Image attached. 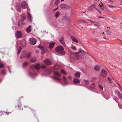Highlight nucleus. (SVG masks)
<instances>
[{"mask_svg": "<svg viewBox=\"0 0 122 122\" xmlns=\"http://www.w3.org/2000/svg\"><path fill=\"white\" fill-rule=\"evenodd\" d=\"M85 55V53L84 51L80 50L78 52L71 54L70 56L72 59L81 58Z\"/></svg>", "mask_w": 122, "mask_h": 122, "instance_id": "nucleus-1", "label": "nucleus"}, {"mask_svg": "<svg viewBox=\"0 0 122 122\" xmlns=\"http://www.w3.org/2000/svg\"><path fill=\"white\" fill-rule=\"evenodd\" d=\"M64 48L61 46H59L57 47L55 49V51L57 52L64 55L65 53L64 51Z\"/></svg>", "mask_w": 122, "mask_h": 122, "instance_id": "nucleus-2", "label": "nucleus"}, {"mask_svg": "<svg viewBox=\"0 0 122 122\" xmlns=\"http://www.w3.org/2000/svg\"><path fill=\"white\" fill-rule=\"evenodd\" d=\"M59 41L64 46H66L65 42L64 37L62 36H61L59 39Z\"/></svg>", "mask_w": 122, "mask_h": 122, "instance_id": "nucleus-3", "label": "nucleus"}, {"mask_svg": "<svg viewBox=\"0 0 122 122\" xmlns=\"http://www.w3.org/2000/svg\"><path fill=\"white\" fill-rule=\"evenodd\" d=\"M30 43L32 45H34L35 44L36 42V39L33 38L32 37L29 39Z\"/></svg>", "mask_w": 122, "mask_h": 122, "instance_id": "nucleus-4", "label": "nucleus"}, {"mask_svg": "<svg viewBox=\"0 0 122 122\" xmlns=\"http://www.w3.org/2000/svg\"><path fill=\"white\" fill-rule=\"evenodd\" d=\"M24 22L22 20L20 19L18 21V26L20 28H21L22 26L24 25Z\"/></svg>", "mask_w": 122, "mask_h": 122, "instance_id": "nucleus-5", "label": "nucleus"}, {"mask_svg": "<svg viewBox=\"0 0 122 122\" xmlns=\"http://www.w3.org/2000/svg\"><path fill=\"white\" fill-rule=\"evenodd\" d=\"M15 8V9L17 10L19 12H21V9L20 4L18 3L16 4Z\"/></svg>", "mask_w": 122, "mask_h": 122, "instance_id": "nucleus-6", "label": "nucleus"}, {"mask_svg": "<svg viewBox=\"0 0 122 122\" xmlns=\"http://www.w3.org/2000/svg\"><path fill=\"white\" fill-rule=\"evenodd\" d=\"M100 74L103 77H105L107 75V71L104 69H102Z\"/></svg>", "mask_w": 122, "mask_h": 122, "instance_id": "nucleus-7", "label": "nucleus"}, {"mask_svg": "<svg viewBox=\"0 0 122 122\" xmlns=\"http://www.w3.org/2000/svg\"><path fill=\"white\" fill-rule=\"evenodd\" d=\"M26 57V50H24L22 52L20 57L21 59H22Z\"/></svg>", "mask_w": 122, "mask_h": 122, "instance_id": "nucleus-8", "label": "nucleus"}, {"mask_svg": "<svg viewBox=\"0 0 122 122\" xmlns=\"http://www.w3.org/2000/svg\"><path fill=\"white\" fill-rule=\"evenodd\" d=\"M38 47L41 50L42 52L41 54L44 53V51L47 50L46 48L45 47H43L41 46H38Z\"/></svg>", "mask_w": 122, "mask_h": 122, "instance_id": "nucleus-9", "label": "nucleus"}, {"mask_svg": "<svg viewBox=\"0 0 122 122\" xmlns=\"http://www.w3.org/2000/svg\"><path fill=\"white\" fill-rule=\"evenodd\" d=\"M21 6L23 9H26L27 7L26 2L25 1H22L21 3Z\"/></svg>", "mask_w": 122, "mask_h": 122, "instance_id": "nucleus-10", "label": "nucleus"}, {"mask_svg": "<svg viewBox=\"0 0 122 122\" xmlns=\"http://www.w3.org/2000/svg\"><path fill=\"white\" fill-rule=\"evenodd\" d=\"M45 64L47 65H50L51 64V63L50 60L48 59H46L44 61Z\"/></svg>", "mask_w": 122, "mask_h": 122, "instance_id": "nucleus-11", "label": "nucleus"}, {"mask_svg": "<svg viewBox=\"0 0 122 122\" xmlns=\"http://www.w3.org/2000/svg\"><path fill=\"white\" fill-rule=\"evenodd\" d=\"M29 75L32 78H34L36 76V75L34 71H33L32 72L30 73Z\"/></svg>", "mask_w": 122, "mask_h": 122, "instance_id": "nucleus-12", "label": "nucleus"}, {"mask_svg": "<svg viewBox=\"0 0 122 122\" xmlns=\"http://www.w3.org/2000/svg\"><path fill=\"white\" fill-rule=\"evenodd\" d=\"M60 8L61 9H66L68 7V6L67 4H61L60 5Z\"/></svg>", "mask_w": 122, "mask_h": 122, "instance_id": "nucleus-13", "label": "nucleus"}, {"mask_svg": "<svg viewBox=\"0 0 122 122\" xmlns=\"http://www.w3.org/2000/svg\"><path fill=\"white\" fill-rule=\"evenodd\" d=\"M20 44L22 46H25L26 45L25 41L24 40H22L20 41Z\"/></svg>", "mask_w": 122, "mask_h": 122, "instance_id": "nucleus-14", "label": "nucleus"}, {"mask_svg": "<svg viewBox=\"0 0 122 122\" xmlns=\"http://www.w3.org/2000/svg\"><path fill=\"white\" fill-rule=\"evenodd\" d=\"M16 36L18 38H20L22 37L21 32L19 31H17L16 33Z\"/></svg>", "mask_w": 122, "mask_h": 122, "instance_id": "nucleus-15", "label": "nucleus"}, {"mask_svg": "<svg viewBox=\"0 0 122 122\" xmlns=\"http://www.w3.org/2000/svg\"><path fill=\"white\" fill-rule=\"evenodd\" d=\"M27 19L29 20L30 22H31L32 21V19H31V16L30 13L29 12L27 14Z\"/></svg>", "mask_w": 122, "mask_h": 122, "instance_id": "nucleus-16", "label": "nucleus"}, {"mask_svg": "<svg viewBox=\"0 0 122 122\" xmlns=\"http://www.w3.org/2000/svg\"><path fill=\"white\" fill-rule=\"evenodd\" d=\"M31 25H30L26 29V31L27 33H29L31 31Z\"/></svg>", "mask_w": 122, "mask_h": 122, "instance_id": "nucleus-17", "label": "nucleus"}, {"mask_svg": "<svg viewBox=\"0 0 122 122\" xmlns=\"http://www.w3.org/2000/svg\"><path fill=\"white\" fill-rule=\"evenodd\" d=\"M34 67L35 68L37 71H39L40 68L39 65L38 64H36Z\"/></svg>", "mask_w": 122, "mask_h": 122, "instance_id": "nucleus-18", "label": "nucleus"}, {"mask_svg": "<svg viewBox=\"0 0 122 122\" xmlns=\"http://www.w3.org/2000/svg\"><path fill=\"white\" fill-rule=\"evenodd\" d=\"M26 57L27 58H29L31 56V53L30 52H27L26 50Z\"/></svg>", "mask_w": 122, "mask_h": 122, "instance_id": "nucleus-19", "label": "nucleus"}, {"mask_svg": "<svg viewBox=\"0 0 122 122\" xmlns=\"http://www.w3.org/2000/svg\"><path fill=\"white\" fill-rule=\"evenodd\" d=\"M73 82L74 83H80V81L77 79L74 78L73 79Z\"/></svg>", "mask_w": 122, "mask_h": 122, "instance_id": "nucleus-20", "label": "nucleus"}, {"mask_svg": "<svg viewBox=\"0 0 122 122\" xmlns=\"http://www.w3.org/2000/svg\"><path fill=\"white\" fill-rule=\"evenodd\" d=\"M55 43L54 42L50 43L49 45V48L50 49H51L53 47Z\"/></svg>", "mask_w": 122, "mask_h": 122, "instance_id": "nucleus-21", "label": "nucleus"}, {"mask_svg": "<svg viewBox=\"0 0 122 122\" xmlns=\"http://www.w3.org/2000/svg\"><path fill=\"white\" fill-rule=\"evenodd\" d=\"M71 38L72 40L74 42H76V43H77L78 42V40L76 38L74 37L73 36H71Z\"/></svg>", "mask_w": 122, "mask_h": 122, "instance_id": "nucleus-22", "label": "nucleus"}, {"mask_svg": "<svg viewBox=\"0 0 122 122\" xmlns=\"http://www.w3.org/2000/svg\"><path fill=\"white\" fill-rule=\"evenodd\" d=\"M80 72H77L76 73H75L74 76H75L77 78H79L80 77Z\"/></svg>", "mask_w": 122, "mask_h": 122, "instance_id": "nucleus-23", "label": "nucleus"}, {"mask_svg": "<svg viewBox=\"0 0 122 122\" xmlns=\"http://www.w3.org/2000/svg\"><path fill=\"white\" fill-rule=\"evenodd\" d=\"M94 69L95 70L98 71L101 69V68L99 66L96 65L94 67Z\"/></svg>", "mask_w": 122, "mask_h": 122, "instance_id": "nucleus-24", "label": "nucleus"}, {"mask_svg": "<svg viewBox=\"0 0 122 122\" xmlns=\"http://www.w3.org/2000/svg\"><path fill=\"white\" fill-rule=\"evenodd\" d=\"M53 78L55 80H57L58 82H60L61 81V79L56 76H54Z\"/></svg>", "mask_w": 122, "mask_h": 122, "instance_id": "nucleus-25", "label": "nucleus"}, {"mask_svg": "<svg viewBox=\"0 0 122 122\" xmlns=\"http://www.w3.org/2000/svg\"><path fill=\"white\" fill-rule=\"evenodd\" d=\"M53 73L56 76H58L59 77H61V76L60 75V73L59 72H57L56 71H53Z\"/></svg>", "mask_w": 122, "mask_h": 122, "instance_id": "nucleus-26", "label": "nucleus"}, {"mask_svg": "<svg viewBox=\"0 0 122 122\" xmlns=\"http://www.w3.org/2000/svg\"><path fill=\"white\" fill-rule=\"evenodd\" d=\"M30 61L32 62H35L36 61V59L35 57H33L30 59Z\"/></svg>", "mask_w": 122, "mask_h": 122, "instance_id": "nucleus-27", "label": "nucleus"}, {"mask_svg": "<svg viewBox=\"0 0 122 122\" xmlns=\"http://www.w3.org/2000/svg\"><path fill=\"white\" fill-rule=\"evenodd\" d=\"M63 81L64 83H65V84L66 85H68V83L67 81L66 78H65V76H63Z\"/></svg>", "mask_w": 122, "mask_h": 122, "instance_id": "nucleus-28", "label": "nucleus"}, {"mask_svg": "<svg viewBox=\"0 0 122 122\" xmlns=\"http://www.w3.org/2000/svg\"><path fill=\"white\" fill-rule=\"evenodd\" d=\"M98 6H99V8L100 9V10H103L104 9V7L103 6H102V5H100V4H99L98 5Z\"/></svg>", "mask_w": 122, "mask_h": 122, "instance_id": "nucleus-29", "label": "nucleus"}, {"mask_svg": "<svg viewBox=\"0 0 122 122\" xmlns=\"http://www.w3.org/2000/svg\"><path fill=\"white\" fill-rule=\"evenodd\" d=\"M21 18L22 19L21 20H22L24 21V20L25 19V15L22 14L21 15Z\"/></svg>", "mask_w": 122, "mask_h": 122, "instance_id": "nucleus-30", "label": "nucleus"}, {"mask_svg": "<svg viewBox=\"0 0 122 122\" xmlns=\"http://www.w3.org/2000/svg\"><path fill=\"white\" fill-rule=\"evenodd\" d=\"M60 15V13L58 11L55 14L56 17V18H57L59 17Z\"/></svg>", "mask_w": 122, "mask_h": 122, "instance_id": "nucleus-31", "label": "nucleus"}, {"mask_svg": "<svg viewBox=\"0 0 122 122\" xmlns=\"http://www.w3.org/2000/svg\"><path fill=\"white\" fill-rule=\"evenodd\" d=\"M6 73V71L5 69H4L1 71V74L3 75L4 76Z\"/></svg>", "mask_w": 122, "mask_h": 122, "instance_id": "nucleus-32", "label": "nucleus"}, {"mask_svg": "<svg viewBox=\"0 0 122 122\" xmlns=\"http://www.w3.org/2000/svg\"><path fill=\"white\" fill-rule=\"evenodd\" d=\"M93 7H94V4L90 6V7L88 8V10H91L92 9V8H93Z\"/></svg>", "mask_w": 122, "mask_h": 122, "instance_id": "nucleus-33", "label": "nucleus"}, {"mask_svg": "<svg viewBox=\"0 0 122 122\" xmlns=\"http://www.w3.org/2000/svg\"><path fill=\"white\" fill-rule=\"evenodd\" d=\"M61 72V73L63 74L66 75H67V73L65 72V71L64 70L61 69L60 70Z\"/></svg>", "mask_w": 122, "mask_h": 122, "instance_id": "nucleus-34", "label": "nucleus"}, {"mask_svg": "<svg viewBox=\"0 0 122 122\" xmlns=\"http://www.w3.org/2000/svg\"><path fill=\"white\" fill-rule=\"evenodd\" d=\"M46 71L47 73L49 75H50L52 71L50 69H47L46 70Z\"/></svg>", "mask_w": 122, "mask_h": 122, "instance_id": "nucleus-35", "label": "nucleus"}, {"mask_svg": "<svg viewBox=\"0 0 122 122\" xmlns=\"http://www.w3.org/2000/svg\"><path fill=\"white\" fill-rule=\"evenodd\" d=\"M28 64V62H25L23 63V64L22 65V67H25Z\"/></svg>", "mask_w": 122, "mask_h": 122, "instance_id": "nucleus-36", "label": "nucleus"}, {"mask_svg": "<svg viewBox=\"0 0 122 122\" xmlns=\"http://www.w3.org/2000/svg\"><path fill=\"white\" fill-rule=\"evenodd\" d=\"M107 5L109 8H111L112 9H113L114 8H115L116 7L113 6V5H110L109 4H107Z\"/></svg>", "mask_w": 122, "mask_h": 122, "instance_id": "nucleus-37", "label": "nucleus"}, {"mask_svg": "<svg viewBox=\"0 0 122 122\" xmlns=\"http://www.w3.org/2000/svg\"><path fill=\"white\" fill-rule=\"evenodd\" d=\"M107 79L110 83L111 84L112 83V79L111 78H110L109 77H107Z\"/></svg>", "mask_w": 122, "mask_h": 122, "instance_id": "nucleus-38", "label": "nucleus"}, {"mask_svg": "<svg viewBox=\"0 0 122 122\" xmlns=\"http://www.w3.org/2000/svg\"><path fill=\"white\" fill-rule=\"evenodd\" d=\"M117 95L118 97H119L121 99H122V95L121 94V93L120 92L118 93V94H117Z\"/></svg>", "mask_w": 122, "mask_h": 122, "instance_id": "nucleus-39", "label": "nucleus"}, {"mask_svg": "<svg viewBox=\"0 0 122 122\" xmlns=\"http://www.w3.org/2000/svg\"><path fill=\"white\" fill-rule=\"evenodd\" d=\"M21 50L22 49L21 47V46H20L19 47V49L18 50V51L17 52L18 54H19L20 53L21 51Z\"/></svg>", "mask_w": 122, "mask_h": 122, "instance_id": "nucleus-40", "label": "nucleus"}, {"mask_svg": "<svg viewBox=\"0 0 122 122\" xmlns=\"http://www.w3.org/2000/svg\"><path fill=\"white\" fill-rule=\"evenodd\" d=\"M90 87L92 89H93L95 87L94 84H92L90 86Z\"/></svg>", "mask_w": 122, "mask_h": 122, "instance_id": "nucleus-41", "label": "nucleus"}, {"mask_svg": "<svg viewBox=\"0 0 122 122\" xmlns=\"http://www.w3.org/2000/svg\"><path fill=\"white\" fill-rule=\"evenodd\" d=\"M106 32L108 35H109L111 33V31L109 30H107Z\"/></svg>", "mask_w": 122, "mask_h": 122, "instance_id": "nucleus-42", "label": "nucleus"}, {"mask_svg": "<svg viewBox=\"0 0 122 122\" xmlns=\"http://www.w3.org/2000/svg\"><path fill=\"white\" fill-rule=\"evenodd\" d=\"M71 48L73 49V50L74 51L76 49V48L74 46H72V47H71Z\"/></svg>", "mask_w": 122, "mask_h": 122, "instance_id": "nucleus-43", "label": "nucleus"}, {"mask_svg": "<svg viewBox=\"0 0 122 122\" xmlns=\"http://www.w3.org/2000/svg\"><path fill=\"white\" fill-rule=\"evenodd\" d=\"M60 2V0H56L55 2V4L56 5H57Z\"/></svg>", "mask_w": 122, "mask_h": 122, "instance_id": "nucleus-44", "label": "nucleus"}, {"mask_svg": "<svg viewBox=\"0 0 122 122\" xmlns=\"http://www.w3.org/2000/svg\"><path fill=\"white\" fill-rule=\"evenodd\" d=\"M98 86L99 88L100 89V90H103V89L102 87L99 84V85Z\"/></svg>", "mask_w": 122, "mask_h": 122, "instance_id": "nucleus-45", "label": "nucleus"}, {"mask_svg": "<svg viewBox=\"0 0 122 122\" xmlns=\"http://www.w3.org/2000/svg\"><path fill=\"white\" fill-rule=\"evenodd\" d=\"M4 67V65L3 64H0V68H3Z\"/></svg>", "mask_w": 122, "mask_h": 122, "instance_id": "nucleus-46", "label": "nucleus"}, {"mask_svg": "<svg viewBox=\"0 0 122 122\" xmlns=\"http://www.w3.org/2000/svg\"><path fill=\"white\" fill-rule=\"evenodd\" d=\"M46 67L45 65H43L41 67V68L43 69H46Z\"/></svg>", "mask_w": 122, "mask_h": 122, "instance_id": "nucleus-47", "label": "nucleus"}, {"mask_svg": "<svg viewBox=\"0 0 122 122\" xmlns=\"http://www.w3.org/2000/svg\"><path fill=\"white\" fill-rule=\"evenodd\" d=\"M84 81L86 83H87L88 84L89 83V82L88 80H84Z\"/></svg>", "mask_w": 122, "mask_h": 122, "instance_id": "nucleus-48", "label": "nucleus"}, {"mask_svg": "<svg viewBox=\"0 0 122 122\" xmlns=\"http://www.w3.org/2000/svg\"><path fill=\"white\" fill-rule=\"evenodd\" d=\"M88 20L89 21H90V23H91L94 24V23H95V22L94 21H92L91 20Z\"/></svg>", "mask_w": 122, "mask_h": 122, "instance_id": "nucleus-49", "label": "nucleus"}, {"mask_svg": "<svg viewBox=\"0 0 122 122\" xmlns=\"http://www.w3.org/2000/svg\"><path fill=\"white\" fill-rule=\"evenodd\" d=\"M81 21L83 22V23H88V22L87 21H84V20H81Z\"/></svg>", "mask_w": 122, "mask_h": 122, "instance_id": "nucleus-50", "label": "nucleus"}, {"mask_svg": "<svg viewBox=\"0 0 122 122\" xmlns=\"http://www.w3.org/2000/svg\"><path fill=\"white\" fill-rule=\"evenodd\" d=\"M92 79L93 80H96L97 79V78L95 77H93L92 78Z\"/></svg>", "mask_w": 122, "mask_h": 122, "instance_id": "nucleus-51", "label": "nucleus"}, {"mask_svg": "<svg viewBox=\"0 0 122 122\" xmlns=\"http://www.w3.org/2000/svg\"><path fill=\"white\" fill-rule=\"evenodd\" d=\"M85 86V87H86L87 88V89H89V90H91V91H93V92H96H96H95V91H93L92 90H90V89H89V88H88V87H86V86Z\"/></svg>", "mask_w": 122, "mask_h": 122, "instance_id": "nucleus-52", "label": "nucleus"}, {"mask_svg": "<svg viewBox=\"0 0 122 122\" xmlns=\"http://www.w3.org/2000/svg\"><path fill=\"white\" fill-rule=\"evenodd\" d=\"M117 99L118 98L116 97H114V99L116 101V102H117Z\"/></svg>", "mask_w": 122, "mask_h": 122, "instance_id": "nucleus-53", "label": "nucleus"}, {"mask_svg": "<svg viewBox=\"0 0 122 122\" xmlns=\"http://www.w3.org/2000/svg\"><path fill=\"white\" fill-rule=\"evenodd\" d=\"M108 1H109V2L113 3V1L112 0H108Z\"/></svg>", "mask_w": 122, "mask_h": 122, "instance_id": "nucleus-54", "label": "nucleus"}, {"mask_svg": "<svg viewBox=\"0 0 122 122\" xmlns=\"http://www.w3.org/2000/svg\"><path fill=\"white\" fill-rule=\"evenodd\" d=\"M120 92H119V91H118L117 90L115 92H116L117 94H118V93H119Z\"/></svg>", "mask_w": 122, "mask_h": 122, "instance_id": "nucleus-55", "label": "nucleus"}, {"mask_svg": "<svg viewBox=\"0 0 122 122\" xmlns=\"http://www.w3.org/2000/svg\"><path fill=\"white\" fill-rule=\"evenodd\" d=\"M5 113L7 115H8L9 114V113H10V112H6Z\"/></svg>", "mask_w": 122, "mask_h": 122, "instance_id": "nucleus-56", "label": "nucleus"}, {"mask_svg": "<svg viewBox=\"0 0 122 122\" xmlns=\"http://www.w3.org/2000/svg\"><path fill=\"white\" fill-rule=\"evenodd\" d=\"M93 8H95V9L97 10H98V9L97 8L95 7V5H94V7H93Z\"/></svg>", "mask_w": 122, "mask_h": 122, "instance_id": "nucleus-57", "label": "nucleus"}, {"mask_svg": "<svg viewBox=\"0 0 122 122\" xmlns=\"http://www.w3.org/2000/svg\"><path fill=\"white\" fill-rule=\"evenodd\" d=\"M94 25L97 27H98V25L96 24H95Z\"/></svg>", "mask_w": 122, "mask_h": 122, "instance_id": "nucleus-58", "label": "nucleus"}, {"mask_svg": "<svg viewBox=\"0 0 122 122\" xmlns=\"http://www.w3.org/2000/svg\"><path fill=\"white\" fill-rule=\"evenodd\" d=\"M58 8V7H57L56 9H54V11H55V10H57V9Z\"/></svg>", "mask_w": 122, "mask_h": 122, "instance_id": "nucleus-59", "label": "nucleus"}, {"mask_svg": "<svg viewBox=\"0 0 122 122\" xmlns=\"http://www.w3.org/2000/svg\"><path fill=\"white\" fill-rule=\"evenodd\" d=\"M68 78L70 79H71V77L70 76H68Z\"/></svg>", "mask_w": 122, "mask_h": 122, "instance_id": "nucleus-60", "label": "nucleus"}, {"mask_svg": "<svg viewBox=\"0 0 122 122\" xmlns=\"http://www.w3.org/2000/svg\"><path fill=\"white\" fill-rule=\"evenodd\" d=\"M100 13V14H102V13L99 10H97Z\"/></svg>", "mask_w": 122, "mask_h": 122, "instance_id": "nucleus-61", "label": "nucleus"}, {"mask_svg": "<svg viewBox=\"0 0 122 122\" xmlns=\"http://www.w3.org/2000/svg\"><path fill=\"white\" fill-rule=\"evenodd\" d=\"M98 17L100 18H104V17H100V16H99Z\"/></svg>", "mask_w": 122, "mask_h": 122, "instance_id": "nucleus-62", "label": "nucleus"}, {"mask_svg": "<svg viewBox=\"0 0 122 122\" xmlns=\"http://www.w3.org/2000/svg\"><path fill=\"white\" fill-rule=\"evenodd\" d=\"M104 7V9L105 8L106 9L107 8V6Z\"/></svg>", "mask_w": 122, "mask_h": 122, "instance_id": "nucleus-63", "label": "nucleus"}, {"mask_svg": "<svg viewBox=\"0 0 122 122\" xmlns=\"http://www.w3.org/2000/svg\"><path fill=\"white\" fill-rule=\"evenodd\" d=\"M17 107H18V108H19V105H18V106H15L16 108Z\"/></svg>", "mask_w": 122, "mask_h": 122, "instance_id": "nucleus-64", "label": "nucleus"}]
</instances>
